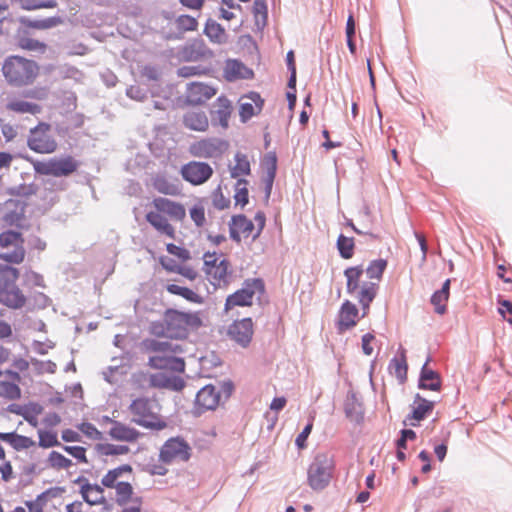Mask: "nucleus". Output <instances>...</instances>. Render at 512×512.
<instances>
[{
  "label": "nucleus",
  "mask_w": 512,
  "mask_h": 512,
  "mask_svg": "<svg viewBox=\"0 0 512 512\" xmlns=\"http://www.w3.org/2000/svg\"><path fill=\"white\" fill-rule=\"evenodd\" d=\"M220 393L213 385L204 386L196 395L195 409L197 413L214 410L220 402Z\"/></svg>",
  "instance_id": "aec40b11"
},
{
  "label": "nucleus",
  "mask_w": 512,
  "mask_h": 512,
  "mask_svg": "<svg viewBox=\"0 0 512 512\" xmlns=\"http://www.w3.org/2000/svg\"><path fill=\"white\" fill-rule=\"evenodd\" d=\"M358 308L352 302L346 300L338 313L337 327L339 332L353 328L358 322Z\"/></svg>",
  "instance_id": "b1692460"
},
{
  "label": "nucleus",
  "mask_w": 512,
  "mask_h": 512,
  "mask_svg": "<svg viewBox=\"0 0 512 512\" xmlns=\"http://www.w3.org/2000/svg\"><path fill=\"white\" fill-rule=\"evenodd\" d=\"M183 124L186 128L206 132L209 128V120L204 111H188L183 116Z\"/></svg>",
  "instance_id": "c85d7f7f"
},
{
  "label": "nucleus",
  "mask_w": 512,
  "mask_h": 512,
  "mask_svg": "<svg viewBox=\"0 0 512 512\" xmlns=\"http://www.w3.org/2000/svg\"><path fill=\"white\" fill-rule=\"evenodd\" d=\"M130 502L132 505L125 507L121 512H142L143 500L141 497H134Z\"/></svg>",
  "instance_id": "69168bd1"
},
{
  "label": "nucleus",
  "mask_w": 512,
  "mask_h": 512,
  "mask_svg": "<svg viewBox=\"0 0 512 512\" xmlns=\"http://www.w3.org/2000/svg\"><path fill=\"white\" fill-rule=\"evenodd\" d=\"M131 473L132 467L124 464L109 470L101 479L103 487L115 490V502L119 506H125L134 499L133 486L128 481L122 479L124 474Z\"/></svg>",
  "instance_id": "6e6552de"
},
{
  "label": "nucleus",
  "mask_w": 512,
  "mask_h": 512,
  "mask_svg": "<svg viewBox=\"0 0 512 512\" xmlns=\"http://www.w3.org/2000/svg\"><path fill=\"white\" fill-rule=\"evenodd\" d=\"M333 461L324 453L317 454L308 468V484L313 490H322L332 477Z\"/></svg>",
  "instance_id": "9b49d317"
},
{
  "label": "nucleus",
  "mask_w": 512,
  "mask_h": 512,
  "mask_svg": "<svg viewBox=\"0 0 512 512\" xmlns=\"http://www.w3.org/2000/svg\"><path fill=\"white\" fill-rule=\"evenodd\" d=\"M204 33L214 43L222 44L227 41L225 29L214 20L209 19L206 22Z\"/></svg>",
  "instance_id": "f704fd0d"
},
{
  "label": "nucleus",
  "mask_w": 512,
  "mask_h": 512,
  "mask_svg": "<svg viewBox=\"0 0 512 512\" xmlns=\"http://www.w3.org/2000/svg\"><path fill=\"white\" fill-rule=\"evenodd\" d=\"M109 421L112 424L109 435L114 440L136 442L142 436L141 432L127 424L111 419Z\"/></svg>",
  "instance_id": "393cba45"
},
{
  "label": "nucleus",
  "mask_w": 512,
  "mask_h": 512,
  "mask_svg": "<svg viewBox=\"0 0 512 512\" xmlns=\"http://www.w3.org/2000/svg\"><path fill=\"white\" fill-rule=\"evenodd\" d=\"M7 108L10 111L16 112V113H28L32 115H36L42 111V108L40 105L27 102L24 100H13L10 101L7 104Z\"/></svg>",
  "instance_id": "e433bc0d"
},
{
  "label": "nucleus",
  "mask_w": 512,
  "mask_h": 512,
  "mask_svg": "<svg viewBox=\"0 0 512 512\" xmlns=\"http://www.w3.org/2000/svg\"><path fill=\"white\" fill-rule=\"evenodd\" d=\"M450 279H447L440 290L434 292L431 297V303L435 308V312L442 315L446 312V304L450 294Z\"/></svg>",
  "instance_id": "2f4dec72"
},
{
  "label": "nucleus",
  "mask_w": 512,
  "mask_h": 512,
  "mask_svg": "<svg viewBox=\"0 0 512 512\" xmlns=\"http://www.w3.org/2000/svg\"><path fill=\"white\" fill-rule=\"evenodd\" d=\"M43 408L39 404H33L23 412L24 419L33 427L38 426L37 416L42 413Z\"/></svg>",
  "instance_id": "49530a36"
},
{
  "label": "nucleus",
  "mask_w": 512,
  "mask_h": 512,
  "mask_svg": "<svg viewBox=\"0 0 512 512\" xmlns=\"http://www.w3.org/2000/svg\"><path fill=\"white\" fill-rule=\"evenodd\" d=\"M313 428V421L311 420L303 429V431L296 437L295 444L299 449L306 448V441Z\"/></svg>",
  "instance_id": "5fc2aeb1"
},
{
  "label": "nucleus",
  "mask_w": 512,
  "mask_h": 512,
  "mask_svg": "<svg viewBox=\"0 0 512 512\" xmlns=\"http://www.w3.org/2000/svg\"><path fill=\"white\" fill-rule=\"evenodd\" d=\"M0 473L2 480L5 482H9L15 477L10 461L2 460V463H0Z\"/></svg>",
  "instance_id": "6e6d98bb"
},
{
  "label": "nucleus",
  "mask_w": 512,
  "mask_h": 512,
  "mask_svg": "<svg viewBox=\"0 0 512 512\" xmlns=\"http://www.w3.org/2000/svg\"><path fill=\"white\" fill-rule=\"evenodd\" d=\"M79 162L73 156L54 157L34 163L37 173L53 177H66L77 171Z\"/></svg>",
  "instance_id": "f8f14e48"
},
{
  "label": "nucleus",
  "mask_w": 512,
  "mask_h": 512,
  "mask_svg": "<svg viewBox=\"0 0 512 512\" xmlns=\"http://www.w3.org/2000/svg\"><path fill=\"white\" fill-rule=\"evenodd\" d=\"M387 262L384 259L374 260L368 266L366 273L370 279L379 281L382 277L384 270L386 269Z\"/></svg>",
  "instance_id": "37998d69"
},
{
  "label": "nucleus",
  "mask_w": 512,
  "mask_h": 512,
  "mask_svg": "<svg viewBox=\"0 0 512 512\" xmlns=\"http://www.w3.org/2000/svg\"><path fill=\"white\" fill-rule=\"evenodd\" d=\"M101 485L86 483L81 487V495L89 505H100L106 503L105 491Z\"/></svg>",
  "instance_id": "c756f323"
},
{
  "label": "nucleus",
  "mask_w": 512,
  "mask_h": 512,
  "mask_svg": "<svg viewBox=\"0 0 512 512\" xmlns=\"http://www.w3.org/2000/svg\"><path fill=\"white\" fill-rule=\"evenodd\" d=\"M190 217L195 224H202L205 221V208L201 202L194 204L190 209Z\"/></svg>",
  "instance_id": "603ef678"
},
{
  "label": "nucleus",
  "mask_w": 512,
  "mask_h": 512,
  "mask_svg": "<svg viewBox=\"0 0 512 512\" xmlns=\"http://www.w3.org/2000/svg\"><path fill=\"white\" fill-rule=\"evenodd\" d=\"M67 512H91L81 501H75L66 506Z\"/></svg>",
  "instance_id": "774afa93"
},
{
  "label": "nucleus",
  "mask_w": 512,
  "mask_h": 512,
  "mask_svg": "<svg viewBox=\"0 0 512 512\" xmlns=\"http://www.w3.org/2000/svg\"><path fill=\"white\" fill-rule=\"evenodd\" d=\"M149 386L153 388H167L180 391L184 388V380L180 377H167L164 374L156 373L148 376Z\"/></svg>",
  "instance_id": "cd10ccee"
},
{
  "label": "nucleus",
  "mask_w": 512,
  "mask_h": 512,
  "mask_svg": "<svg viewBox=\"0 0 512 512\" xmlns=\"http://www.w3.org/2000/svg\"><path fill=\"white\" fill-rule=\"evenodd\" d=\"M363 269L360 266L349 267L344 271L347 278V292L349 294L355 293L359 288L358 300L362 305L364 315L369 309L370 303L376 296L377 284L373 282L362 283Z\"/></svg>",
  "instance_id": "1a4fd4ad"
},
{
  "label": "nucleus",
  "mask_w": 512,
  "mask_h": 512,
  "mask_svg": "<svg viewBox=\"0 0 512 512\" xmlns=\"http://www.w3.org/2000/svg\"><path fill=\"white\" fill-rule=\"evenodd\" d=\"M161 410L162 406L156 398L144 396L134 399L128 407L132 422L153 431H160L168 426Z\"/></svg>",
  "instance_id": "7ed1b4c3"
},
{
  "label": "nucleus",
  "mask_w": 512,
  "mask_h": 512,
  "mask_svg": "<svg viewBox=\"0 0 512 512\" xmlns=\"http://www.w3.org/2000/svg\"><path fill=\"white\" fill-rule=\"evenodd\" d=\"M190 448L184 440L171 438L165 442L160 450V459L164 463L186 461L190 457Z\"/></svg>",
  "instance_id": "dca6fc26"
},
{
  "label": "nucleus",
  "mask_w": 512,
  "mask_h": 512,
  "mask_svg": "<svg viewBox=\"0 0 512 512\" xmlns=\"http://www.w3.org/2000/svg\"><path fill=\"white\" fill-rule=\"evenodd\" d=\"M38 436H39L38 444L42 448H50V447L60 445L58 438H57V434L55 432L39 430Z\"/></svg>",
  "instance_id": "a18cd8bd"
},
{
  "label": "nucleus",
  "mask_w": 512,
  "mask_h": 512,
  "mask_svg": "<svg viewBox=\"0 0 512 512\" xmlns=\"http://www.w3.org/2000/svg\"><path fill=\"white\" fill-rule=\"evenodd\" d=\"M166 290L169 293H171L173 295L181 296L184 299H186L187 301L192 302V303L201 304L204 301L203 297L200 294H198L197 292L193 291L190 288L182 287L177 284L167 285Z\"/></svg>",
  "instance_id": "c9c22d12"
},
{
  "label": "nucleus",
  "mask_w": 512,
  "mask_h": 512,
  "mask_svg": "<svg viewBox=\"0 0 512 512\" xmlns=\"http://www.w3.org/2000/svg\"><path fill=\"white\" fill-rule=\"evenodd\" d=\"M354 239L353 237L340 234L337 240V248L342 258L350 259L354 254Z\"/></svg>",
  "instance_id": "ea45409f"
},
{
  "label": "nucleus",
  "mask_w": 512,
  "mask_h": 512,
  "mask_svg": "<svg viewBox=\"0 0 512 512\" xmlns=\"http://www.w3.org/2000/svg\"><path fill=\"white\" fill-rule=\"evenodd\" d=\"M51 468L62 470L68 469L72 465V461L57 451H52L47 459Z\"/></svg>",
  "instance_id": "a19ab883"
},
{
  "label": "nucleus",
  "mask_w": 512,
  "mask_h": 512,
  "mask_svg": "<svg viewBox=\"0 0 512 512\" xmlns=\"http://www.w3.org/2000/svg\"><path fill=\"white\" fill-rule=\"evenodd\" d=\"M253 322L251 318H244L235 321L230 325L228 334L235 342L243 347H247L253 336Z\"/></svg>",
  "instance_id": "412c9836"
},
{
  "label": "nucleus",
  "mask_w": 512,
  "mask_h": 512,
  "mask_svg": "<svg viewBox=\"0 0 512 512\" xmlns=\"http://www.w3.org/2000/svg\"><path fill=\"white\" fill-rule=\"evenodd\" d=\"M499 313L505 318L506 314H512V302L509 300L500 299L498 300Z\"/></svg>",
  "instance_id": "338daca9"
},
{
  "label": "nucleus",
  "mask_w": 512,
  "mask_h": 512,
  "mask_svg": "<svg viewBox=\"0 0 512 512\" xmlns=\"http://www.w3.org/2000/svg\"><path fill=\"white\" fill-rule=\"evenodd\" d=\"M51 125L41 122L36 127L30 130L28 136V147L40 154H51L57 149V142L50 134Z\"/></svg>",
  "instance_id": "ddd939ff"
},
{
  "label": "nucleus",
  "mask_w": 512,
  "mask_h": 512,
  "mask_svg": "<svg viewBox=\"0 0 512 512\" xmlns=\"http://www.w3.org/2000/svg\"><path fill=\"white\" fill-rule=\"evenodd\" d=\"M139 347L143 354L148 355L149 367L178 373L185 371V361L182 357L185 350L182 345L171 340L145 338Z\"/></svg>",
  "instance_id": "f03ea898"
},
{
  "label": "nucleus",
  "mask_w": 512,
  "mask_h": 512,
  "mask_svg": "<svg viewBox=\"0 0 512 512\" xmlns=\"http://www.w3.org/2000/svg\"><path fill=\"white\" fill-rule=\"evenodd\" d=\"M427 363L428 362H426L422 367L420 387L432 391H438L441 387L440 378L435 371L427 367Z\"/></svg>",
  "instance_id": "72a5a7b5"
},
{
  "label": "nucleus",
  "mask_w": 512,
  "mask_h": 512,
  "mask_svg": "<svg viewBox=\"0 0 512 512\" xmlns=\"http://www.w3.org/2000/svg\"><path fill=\"white\" fill-rule=\"evenodd\" d=\"M62 23L60 17H49L45 19L34 20L30 22L29 26L36 29H49L56 27Z\"/></svg>",
  "instance_id": "de8ad7c7"
},
{
  "label": "nucleus",
  "mask_w": 512,
  "mask_h": 512,
  "mask_svg": "<svg viewBox=\"0 0 512 512\" xmlns=\"http://www.w3.org/2000/svg\"><path fill=\"white\" fill-rule=\"evenodd\" d=\"M263 226H230L231 237L240 242L242 239L255 240L261 233Z\"/></svg>",
  "instance_id": "473e14b6"
},
{
  "label": "nucleus",
  "mask_w": 512,
  "mask_h": 512,
  "mask_svg": "<svg viewBox=\"0 0 512 512\" xmlns=\"http://www.w3.org/2000/svg\"><path fill=\"white\" fill-rule=\"evenodd\" d=\"M176 273L184 276L185 278H187L189 280H194L198 276V273L194 268L188 267V266H181V265H179Z\"/></svg>",
  "instance_id": "0e129e2a"
},
{
  "label": "nucleus",
  "mask_w": 512,
  "mask_h": 512,
  "mask_svg": "<svg viewBox=\"0 0 512 512\" xmlns=\"http://www.w3.org/2000/svg\"><path fill=\"white\" fill-rule=\"evenodd\" d=\"M250 174V162L248 157L243 153H236L235 164L231 167V176L239 178Z\"/></svg>",
  "instance_id": "4c0bfd02"
},
{
  "label": "nucleus",
  "mask_w": 512,
  "mask_h": 512,
  "mask_svg": "<svg viewBox=\"0 0 512 512\" xmlns=\"http://www.w3.org/2000/svg\"><path fill=\"white\" fill-rule=\"evenodd\" d=\"M129 447L126 445H115V444H105L101 447V452L104 455H124L129 452Z\"/></svg>",
  "instance_id": "8fccbe9b"
},
{
  "label": "nucleus",
  "mask_w": 512,
  "mask_h": 512,
  "mask_svg": "<svg viewBox=\"0 0 512 512\" xmlns=\"http://www.w3.org/2000/svg\"><path fill=\"white\" fill-rule=\"evenodd\" d=\"M229 147V143L221 138L209 137L203 138L192 143L189 152L192 156L198 158L220 157Z\"/></svg>",
  "instance_id": "2eb2a0df"
},
{
  "label": "nucleus",
  "mask_w": 512,
  "mask_h": 512,
  "mask_svg": "<svg viewBox=\"0 0 512 512\" xmlns=\"http://www.w3.org/2000/svg\"><path fill=\"white\" fill-rule=\"evenodd\" d=\"M433 409L434 402L417 394L412 404V411L407 415L404 424L413 427L418 426L422 420L432 413Z\"/></svg>",
  "instance_id": "a211bd4d"
},
{
  "label": "nucleus",
  "mask_w": 512,
  "mask_h": 512,
  "mask_svg": "<svg viewBox=\"0 0 512 512\" xmlns=\"http://www.w3.org/2000/svg\"><path fill=\"white\" fill-rule=\"evenodd\" d=\"M63 449L79 462L87 463L86 449L82 446H64Z\"/></svg>",
  "instance_id": "864d4df0"
},
{
  "label": "nucleus",
  "mask_w": 512,
  "mask_h": 512,
  "mask_svg": "<svg viewBox=\"0 0 512 512\" xmlns=\"http://www.w3.org/2000/svg\"><path fill=\"white\" fill-rule=\"evenodd\" d=\"M167 251L183 261L189 259L190 257L189 251L172 243L167 245Z\"/></svg>",
  "instance_id": "bf43d9fd"
},
{
  "label": "nucleus",
  "mask_w": 512,
  "mask_h": 512,
  "mask_svg": "<svg viewBox=\"0 0 512 512\" xmlns=\"http://www.w3.org/2000/svg\"><path fill=\"white\" fill-rule=\"evenodd\" d=\"M0 440L10 444L16 451L29 449L36 444L30 437L19 435L15 432H0Z\"/></svg>",
  "instance_id": "7c9ffc66"
},
{
  "label": "nucleus",
  "mask_w": 512,
  "mask_h": 512,
  "mask_svg": "<svg viewBox=\"0 0 512 512\" xmlns=\"http://www.w3.org/2000/svg\"><path fill=\"white\" fill-rule=\"evenodd\" d=\"M159 261L165 270L169 272H177L179 264H177L173 259L167 256H162L160 257Z\"/></svg>",
  "instance_id": "e2e57ef3"
},
{
  "label": "nucleus",
  "mask_w": 512,
  "mask_h": 512,
  "mask_svg": "<svg viewBox=\"0 0 512 512\" xmlns=\"http://www.w3.org/2000/svg\"><path fill=\"white\" fill-rule=\"evenodd\" d=\"M209 72V69L201 66H183L179 68L178 75L184 78H188L196 75H204Z\"/></svg>",
  "instance_id": "09e8293b"
},
{
  "label": "nucleus",
  "mask_w": 512,
  "mask_h": 512,
  "mask_svg": "<svg viewBox=\"0 0 512 512\" xmlns=\"http://www.w3.org/2000/svg\"><path fill=\"white\" fill-rule=\"evenodd\" d=\"M224 78L228 81L237 79H248L253 76V71L242 62L234 59L226 61L223 71Z\"/></svg>",
  "instance_id": "bb28decb"
},
{
  "label": "nucleus",
  "mask_w": 512,
  "mask_h": 512,
  "mask_svg": "<svg viewBox=\"0 0 512 512\" xmlns=\"http://www.w3.org/2000/svg\"><path fill=\"white\" fill-rule=\"evenodd\" d=\"M233 112L232 102L225 96L216 99L211 110L212 120L218 122L224 129L229 126V119Z\"/></svg>",
  "instance_id": "5701e85b"
},
{
  "label": "nucleus",
  "mask_w": 512,
  "mask_h": 512,
  "mask_svg": "<svg viewBox=\"0 0 512 512\" xmlns=\"http://www.w3.org/2000/svg\"><path fill=\"white\" fill-rule=\"evenodd\" d=\"M181 175L192 185L205 183L213 174L212 167L205 162L191 161L181 168Z\"/></svg>",
  "instance_id": "f3484780"
},
{
  "label": "nucleus",
  "mask_w": 512,
  "mask_h": 512,
  "mask_svg": "<svg viewBox=\"0 0 512 512\" xmlns=\"http://www.w3.org/2000/svg\"><path fill=\"white\" fill-rule=\"evenodd\" d=\"M375 339L374 335L367 333L362 337V350L364 354L371 355L373 353L372 341Z\"/></svg>",
  "instance_id": "052dcab7"
},
{
  "label": "nucleus",
  "mask_w": 512,
  "mask_h": 512,
  "mask_svg": "<svg viewBox=\"0 0 512 512\" xmlns=\"http://www.w3.org/2000/svg\"><path fill=\"white\" fill-rule=\"evenodd\" d=\"M390 367L398 379L404 380L406 378L408 367L404 352L399 357L392 359Z\"/></svg>",
  "instance_id": "79ce46f5"
},
{
  "label": "nucleus",
  "mask_w": 512,
  "mask_h": 512,
  "mask_svg": "<svg viewBox=\"0 0 512 512\" xmlns=\"http://www.w3.org/2000/svg\"><path fill=\"white\" fill-rule=\"evenodd\" d=\"M24 10H36L41 8H55L57 2L55 0H11Z\"/></svg>",
  "instance_id": "58836bf2"
},
{
  "label": "nucleus",
  "mask_w": 512,
  "mask_h": 512,
  "mask_svg": "<svg viewBox=\"0 0 512 512\" xmlns=\"http://www.w3.org/2000/svg\"><path fill=\"white\" fill-rule=\"evenodd\" d=\"M185 217V206L169 198L156 197L146 206L145 219L149 224L182 222Z\"/></svg>",
  "instance_id": "20e7f679"
},
{
  "label": "nucleus",
  "mask_w": 512,
  "mask_h": 512,
  "mask_svg": "<svg viewBox=\"0 0 512 512\" xmlns=\"http://www.w3.org/2000/svg\"><path fill=\"white\" fill-rule=\"evenodd\" d=\"M263 99L258 93L251 92L240 99L239 115L246 122L262 110Z\"/></svg>",
  "instance_id": "4be33fe9"
},
{
  "label": "nucleus",
  "mask_w": 512,
  "mask_h": 512,
  "mask_svg": "<svg viewBox=\"0 0 512 512\" xmlns=\"http://www.w3.org/2000/svg\"><path fill=\"white\" fill-rule=\"evenodd\" d=\"M264 293L265 284L262 279H246L241 289H238L226 298L224 310L227 312L235 307L251 306L254 298H260Z\"/></svg>",
  "instance_id": "9d476101"
},
{
  "label": "nucleus",
  "mask_w": 512,
  "mask_h": 512,
  "mask_svg": "<svg viewBox=\"0 0 512 512\" xmlns=\"http://www.w3.org/2000/svg\"><path fill=\"white\" fill-rule=\"evenodd\" d=\"M79 430L89 438L100 439L101 433L91 423H82L79 426Z\"/></svg>",
  "instance_id": "13d9d810"
},
{
  "label": "nucleus",
  "mask_w": 512,
  "mask_h": 512,
  "mask_svg": "<svg viewBox=\"0 0 512 512\" xmlns=\"http://www.w3.org/2000/svg\"><path fill=\"white\" fill-rule=\"evenodd\" d=\"M276 162L275 155H267L265 157V165L267 167V175L270 185L272 184L276 174Z\"/></svg>",
  "instance_id": "4d7b16f0"
},
{
  "label": "nucleus",
  "mask_w": 512,
  "mask_h": 512,
  "mask_svg": "<svg viewBox=\"0 0 512 512\" xmlns=\"http://www.w3.org/2000/svg\"><path fill=\"white\" fill-rule=\"evenodd\" d=\"M46 504V493H42L31 501H26L25 505L28 508V512H43Z\"/></svg>",
  "instance_id": "3c124183"
},
{
  "label": "nucleus",
  "mask_w": 512,
  "mask_h": 512,
  "mask_svg": "<svg viewBox=\"0 0 512 512\" xmlns=\"http://www.w3.org/2000/svg\"><path fill=\"white\" fill-rule=\"evenodd\" d=\"M202 326V312H186L170 308L165 310L161 321H154L150 324L149 330L152 335L157 337L183 340L188 338L191 332L197 331Z\"/></svg>",
  "instance_id": "f257e3e1"
},
{
  "label": "nucleus",
  "mask_w": 512,
  "mask_h": 512,
  "mask_svg": "<svg viewBox=\"0 0 512 512\" xmlns=\"http://www.w3.org/2000/svg\"><path fill=\"white\" fill-rule=\"evenodd\" d=\"M203 260L205 277L214 290L227 289L232 282L230 262L221 255L210 252L204 254Z\"/></svg>",
  "instance_id": "0eeeda50"
},
{
  "label": "nucleus",
  "mask_w": 512,
  "mask_h": 512,
  "mask_svg": "<svg viewBox=\"0 0 512 512\" xmlns=\"http://www.w3.org/2000/svg\"><path fill=\"white\" fill-rule=\"evenodd\" d=\"M0 246L2 248H13V251L11 252L7 251L0 253V259L6 262L7 264L18 265L24 261L26 251L24 248V239L21 233L11 230L1 233Z\"/></svg>",
  "instance_id": "4468645a"
},
{
  "label": "nucleus",
  "mask_w": 512,
  "mask_h": 512,
  "mask_svg": "<svg viewBox=\"0 0 512 512\" xmlns=\"http://www.w3.org/2000/svg\"><path fill=\"white\" fill-rule=\"evenodd\" d=\"M177 29L182 32L196 31L198 28V21L190 15H180L176 19Z\"/></svg>",
  "instance_id": "c03bdc74"
},
{
  "label": "nucleus",
  "mask_w": 512,
  "mask_h": 512,
  "mask_svg": "<svg viewBox=\"0 0 512 512\" xmlns=\"http://www.w3.org/2000/svg\"><path fill=\"white\" fill-rule=\"evenodd\" d=\"M216 89L202 82L188 84L186 101L192 105H201L216 95Z\"/></svg>",
  "instance_id": "6ab92c4d"
},
{
  "label": "nucleus",
  "mask_w": 512,
  "mask_h": 512,
  "mask_svg": "<svg viewBox=\"0 0 512 512\" xmlns=\"http://www.w3.org/2000/svg\"><path fill=\"white\" fill-rule=\"evenodd\" d=\"M38 65L20 56L8 57L2 66V72L7 82L14 86H24L32 83L38 75Z\"/></svg>",
  "instance_id": "423d86ee"
},
{
  "label": "nucleus",
  "mask_w": 512,
  "mask_h": 512,
  "mask_svg": "<svg viewBox=\"0 0 512 512\" xmlns=\"http://www.w3.org/2000/svg\"><path fill=\"white\" fill-rule=\"evenodd\" d=\"M19 269L0 263V303L11 309H20L26 304V296L18 287Z\"/></svg>",
  "instance_id": "39448f33"
},
{
  "label": "nucleus",
  "mask_w": 512,
  "mask_h": 512,
  "mask_svg": "<svg viewBox=\"0 0 512 512\" xmlns=\"http://www.w3.org/2000/svg\"><path fill=\"white\" fill-rule=\"evenodd\" d=\"M152 185L156 191L164 195L180 196L182 194V184L177 178L157 175L153 178Z\"/></svg>",
  "instance_id": "a878e982"
},
{
  "label": "nucleus",
  "mask_w": 512,
  "mask_h": 512,
  "mask_svg": "<svg viewBox=\"0 0 512 512\" xmlns=\"http://www.w3.org/2000/svg\"><path fill=\"white\" fill-rule=\"evenodd\" d=\"M4 392L11 398L16 399L20 396V389L16 384L4 382L2 383Z\"/></svg>",
  "instance_id": "680f3d73"
}]
</instances>
